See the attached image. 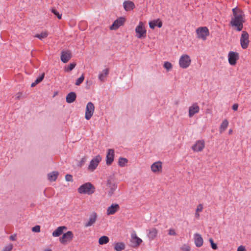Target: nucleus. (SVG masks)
Listing matches in <instances>:
<instances>
[{
	"mask_svg": "<svg viewBox=\"0 0 251 251\" xmlns=\"http://www.w3.org/2000/svg\"><path fill=\"white\" fill-rule=\"evenodd\" d=\"M44 195L46 196V197H49V196H48V195L46 194V189H45L44 191Z\"/></svg>",
	"mask_w": 251,
	"mask_h": 251,
	"instance_id": "nucleus-55",
	"label": "nucleus"
},
{
	"mask_svg": "<svg viewBox=\"0 0 251 251\" xmlns=\"http://www.w3.org/2000/svg\"><path fill=\"white\" fill-rule=\"evenodd\" d=\"M195 244L196 247H201L202 246L203 241L201 236L199 233H195L194 235Z\"/></svg>",
	"mask_w": 251,
	"mask_h": 251,
	"instance_id": "nucleus-18",
	"label": "nucleus"
},
{
	"mask_svg": "<svg viewBox=\"0 0 251 251\" xmlns=\"http://www.w3.org/2000/svg\"><path fill=\"white\" fill-rule=\"evenodd\" d=\"M38 83H36V81H35L34 82H33L31 84V87H34Z\"/></svg>",
	"mask_w": 251,
	"mask_h": 251,
	"instance_id": "nucleus-54",
	"label": "nucleus"
},
{
	"mask_svg": "<svg viewBox=\"0 0 251 251\" xmlns=\"http://www.w3.org/2000/svg\"><path fill=\"white\" fill-rule=\"evenodd\" d=\"M115 190V189H110L109 191L108 195L110 197H111L113 196L114 195V191Z\"/></svg>",
	"mask_w": 251,
	"mask_h": 251,
	"instance_id": "nucleus-51",
	"label": "nucleus"
},
{
	"mask_svg": "<svg viewBox=\"0 0 251 251\" xmlns=\"http://www.w3.org/2000/svg\"><path fill=\"white\" fill-rule=\"evenodd\" d=\"M106 186L107 187L112 188L117 187L116 183L115 182L113 178L111 177H109L107 180Z\"/></svg>",
	"mask_w": 251,
	"mask_h": 251,
	"instance_id": "nucleus-26",
	"label": "nucleus"
},
{
	"mask_svg": "<svg viewBox=\"0 0 251 251\" xmlns=\"http://www.w3.org/2000/svg\"><path fill=\"white\" fill-rule=\"evenodd\" d=\"M109 238L107 236H103L99 238V243L100 245L106 244L109 242Z\"/></svg>",
	"mask_w": 251,
	"mask_h": 251,
	"instance_id": "nucleus-30",
	"label": "nucleus"
},
{
	"mask_svg": "<svg viewBox=\"0 0 251 251\" xmlns=\"http://www.w3.org/2000/svg\"><path fill=\"white\" fill-rule=\"evenodd\" d=\"M81 161H82L83 162H84L85 161V158H82Z\"/></svg>",
	"mask_w": 251,
	"mask_h": 251,
	"instance_id": "nucleus-57",
	"label": "nucleus"
},
{
	"mask_svg": "<svg viewBox=\"0 0 251 251\" xmlns=\"http://www.w3.org/2000/svg\"><path fill=\"white\" fill-rule=\"evenodd\" d=\"M229 63L231 65H235L236 61L239 59V54L237 52L230 51L228 55Z\"/></svg>",
	"mask_w": 251,
	"mask_h": 251,
	"instance_id": "nucleus-10",
	"label": "nucleus"
},
{
	"mask_svg": "<svg viewBox=\"0 0 251 251\" xmlns=\"http://www.w3.org/2000/svg\"><path fill=\"white\" fill-rule=\"evenodd\" d=\"M32 231L35 232H39L40 231V226L37 225L32 228Z\"/></svg>",
	"mask_w": 251,
	"mask_h": 251,
	"instance_id": "nucleus-41",
	"label": "nucleus"
},
{
	"mask_svg": "<svg viewBox=\"0 0 251 251\" xmlns=\"http://www.w3.org/2000/svg\"><path fill=\"white\" fill-rule=\"evenodd\" d=\"M13 247V245L12 244H9L3 247L2 251H11L12 250Z\"/></svg>",
	"mask_w": 251,
	"mask_h": 251,
	"instance_id": "nucleus-38",
	"label": "nucleus"
},
{
	"mask_svg": "<svg viewBox=\"0 0 251 251\" xmlns=\"http://www.w3.org/2000/svg\"><path fill=\"white\" fill-rule=\"evenodd\" d=\"M44 251H51V250H45Z\"/></svg>",
	"mask_w": 251,
	"mask_h": 251,
	"instance_id": "nucleus-58",
	"label": "nucleus"
},
{
	"mask_svg": "<svg viewBox=\"0 0 251 251\" xmlns=\"http://www.w3.org/2000/svg\"><path fill=\"white\" fill-rule=\"evenodd\" d=\"M80 194L90 195L94 193V189H78Z\"/></svg>",
	"mask_w": 251,
	"mask_h": 251,
	"instance_id": "nucleus-29",
	"label": "nucleus"
},
{
	"mask_svg": "<svg viewBox=\"0 0 251 251\" xmlns=\"http://www.w3.org/2000/svg\"><path fill=\"white\" fill-rule=\"evenodd\" d=\"M196 32L198 38L203 40H205L207 36L209 35V31L206 27H199Z\"/></svg>",
	"mask_w": 251,
	"mask_h": 251,
	"instance_id": "nucleus-5",
	"label": "nucleus"
},
{
	"mask_svg": "<svg viewBox=\"0 0 251 251\" xmlns=\"http://www.w3.org/2000/svg\"><path fill=\"white\" fill-rule=\"evenodd\" d=\"M233 17L230 24L234 29L240 31L243 28V24L245 22V16L244 12L240 9L236 7L232 9Z\"/></svg>",
	"mask_w": 251,
	"mask_h": 251,
	"instance_id": "nucleus-1",
	"label": "nucleus"
},
{
	"mask_svg": "<svg viewBox=\"0 0 251 251\" xmlns=\"http://www.w3.org/2000/svg\"><path fill=\"white\" fill-rule=\"evenodd\" d=\"M249 34L246 31H243L240 38V44L243 49H246L248 47L249 44Z\"/></svg>",
	"mask_w": 251,
	"mask_h": 251,
	"instance_id": "nucleus-6",
	"label": "nucleus"
},
{
	"mask_svg": "<svg viewBox=\"0 0 251 251\" xmlns=\"http://www.w3.org/2000/svg\"><path fill=\"white\" fill-rule=\"evenodd\" d=\"M76 65V64L75 63H72L70 64V65L68 67V68H66L65 69V72H69L72 71L74 69Z\"/></svg>",
	"mask_w": 251,
	"mask_h": 251,
	"instance_id": "nucleus-37",
	"label": "nucleus"
},
{
	"mask_svg": "<svg viewBox=\"0 0 251 251\" xmlns=\"http://www.w3.org/2000/svg\"><path fill=\"white\" fill-rule=\"evenodd\" d=\"M119 209V206L118 204H112L110 206L108 207L107 209V214L108 215H113L116 213Z\"/></svg>",
	"mask_w": 251,
	"mask_h": 251,
	"instance_id": "nucleus-19",
	"label": "nucleus"
},
{
	"mask_svg": "<svg viewBox=\"0 0 251 251\" xmlns=\"http://www.w3.org/2000/svg\"><path fill=\"white\" fill-rule=\"evenodd\" d=\"M114 158V151L113 149H109L106 155V163L107 165H110L113 161Z\"/></svg>",
	"mask_w": 251,
	"mask_h": 251,
	"instance_id": "nucleus-16",
	"label": "nucleus"
},
{
	"mask_svg": "<svg viewBox=\"0 0 251 251\" xmlns=\"http://www.w3.org/2000/svg\"><path fill=\"white\" fill-rule=\"evenodd\" d=\"M228 126V122L226 119H225L222 122L221 125H220L219 128V132L222 133L224 132L226 129L227 128Z\"/></svg>",
	"mask_w": 251,
	"mask_h": 251,
	"instance_id": "nucleus-25",
	"label": "nucleus"
},
{
	"mask_svg": "<svg viewBox=\"0 0 251 251\" xmlns=\"http://www.w3.org/2000/svg\"><path fill=\"white\" fill-rule=\"evenodd\" d=\"M16 234H13V235H11L10 236L9 239L11 241H15L16 240Z\"/></svg>",
	"mask_w": 251,
	"mask_h": 251,
	"instance_id": "nucleus-49",
	"label": "nucleus"
},
{
	"mask_svg": "<svg viewBox=\"0 0 251 251\" xmlns=\"http://www.w3.org/2000/svg\"><path fill=\"white\" fill-rule=\"evenodd\" d=\"M130 242L133 247H138L142 243L141 239L137 236L135 233L131 234Z\"/></svg>",
	"mask_w": 251,
	"mask_h": 251,
	"instance_id": "nucleus-14",
	"label": "nucleus"
},
{
	"mask_svg": "<svg viewBox=\"0 0 251 251\" xmlns=\"http://www.w3.org/2000/svg\"><path fill=\"white\" fill-rule=\"evenodd\" d=\"M65 179L67 181H71L73 180V176L71 175H66L65 176Z\"/></svg>",
	"mask_w": 251,
	"mask_h": 251,
	"instance_id": "nucleus-45",
	"label": "nucleus"
},
{
	"mask_svg": "<svg viewBox=\"0 0 251 251\" xmlns=\"http://www.w3.org/2000/svg\"><path fill=\"white\" fill-rule=\"evenodd\" d=\"M79 188H95V187L91 183L87 182L81 185Z\"/></svg>",
	"mask_w": 251,
	"mask_h": 251,
	"instance_id": "nucleus-33",
	"label": "nucleus"
},
{
	"mask_svg": "<svg viewBox=\"0 0 251 251\" xmlns=\"http://www.w3.org/2000/svg\"><path fill=\"white\" fill-rule=\"evenodd\" d=\"M191 62L190 57L186 54H183L179 60V66L182 69L187 68L190 65Z\"/></svg>",
	"mask_w": 251,
	"mask_h": 251,
	"instance_id": "nucleus-2",
	"label": "nucleus"
},
{
	"mask_svg": "<svg viewBox=\"0 0 251 251\" xmlns=\"http://www.w3.org/2000/svg\"><path fill=\"white\" fill-rule=\"evenodd\" d=\"M228 133H229V134H232V129H229V131H228Z\"/></svg>",
	"mask_w": 251,
	"mask_h": 251,
	"instance_id": "nucleus-56",
	"label": "nucleus"
},
{
	"mask_svg": "<svg viewBox=\"0 0 251 251\" xmlns=\"http://www.w3.org/2000/svg\"><path fill=\"white\" fill-rule=\"evenodd\" d=\"M148 232V236L151 240L154 239L156 236L157 233L158 232V230L155 228H151L149 230H147Z\"/></svg>",
	"mask_w": 251,
	"mask_h": 251,
	"instance_id": "nucleus-22",
	"label": "nucleus"
},
{
	"mask_svg": "<svg viewBox=\"0 0 251 251\" xmlns=\"http://www.w3.org/2000/svg\"><path fill=\"white\" fill-rule=\"evenodd\" d=\"M48 36V33L47 31H44L40 34H37L35 35V37L39 38L40 40L46 38Z\"/></svg>",
	"mask_w": 251,
	"mask_h": 251,
	"instance_id": "nucleus-31",
	"label": "nucleus"
},
{
	"mask_svg": "<svg viewBox=\"0 0 251 251\" xmlns=\"http://www.w3.org/2000/svg\"><path fill=\"white\" fill-rule=\"evenodd\" d=\"M97 218V214L96 212H93L90 216L88 222L84 225L85 227H89L95 223Z\"/></svg>",
	"mask_w": 251,
	"mask_h": 251,
	"instance_id": "nucleus-17",
	"label": "nucleus"
},
{
	"mask_svg": "<svg viewBox=\"0 0 251 251\" xmlns=\"http://www.w3.org/2000/svg\"><path fill=\"white\" fill-rule=\"evenodd\" d=\"M73 232L71 231H68L66 233H64L62 236L59 238V241L62 244L66 245L73 240Z\"/></svg>",
	"mask_w": 251,
	"mask_h": 251,
	"instance_id": "nucleus-4",
	"label": "nucleus"
},
{
	"mask_svg": "<svg viewBox=\"0 0 251 251\" xmlns=\"http://www.w3.org/2000/svg\"><path fill=\"white\" fill-rule=\"evenodd\" d=\"M157 21H152L149 23V26L151 28L153 29L157 25Z\"/></svg>",
	"mask_w": 251,
	"mask_h": 251,
	"instance_id": "nucleus-39",
	"label": "nucleus"
},
{
	"mask_svg": "<svg viewBox=\"0 0 251 251\" xmlns=\"http://www.w3.org/2000/svg\"><path fill=\"white\" fill-rule=\"evenodd\" d=\"M127 159L125 158L120 157L118 161V164L121 167H124L127 163Z\"/></svg>",
	"mask_w": 251,
	"mask_h": 251,
	"instance_id": "nucleus-32",
	"label": "nucleus"
},
{
	"mask_svg": "<svg viewBox=\"0 0 251 251\" xmlns=\"http://www.w3.org/2000/svg\"><path fill=\"white\" fill-rule=\"evenodd\" d=\"M109 74V69L106 68L103 70L99 75V79L100 81H104L107 75Z\"/></svg>",
	"mask_w": 251,
	"mask_h": 251,
	"instance_id": "nucleus-24",
	"label": "nucleus"
},
{
	"mask_svg": "<svg viewBox=\"0 0 251 251\" xmlns=\"http://www.w3.org/2000/svg\"><path fill=\"white\" fill-rule=\"evenodd\" d=\"M238 104L236 103V104H234L232 105V109L233 110H234V111H236L238 109Z\"/></svg>",
	"mask_w": 251,
	"mask_h": 251,
	"instance_id": "nucleus-50",
	"label": "nucleus"
},
{
	"mask_svg": "<svg viewBox=\"0 0 251 251\" xmlns=\"http://www.w3.org/2000/svg\"><path fill=\"white\" fill-rule=\"evenodd\" d=\"M195 216L196 218L198 219L200 217V214L199 213V212L196 211Z\"/></svg>",
	"mask_w": 251,
	"mask_h": 251,
	"instance_id": "nucleus-52",
	"label": "nucleus"
},
{
	"mask_svg": "<svg viewBox=\"0 0 251 251\" xmlns=\"http://www.w3.org/2000/svg\"><path fill=\"white\" fill-rule=\"evenodd\" d=\"M205 147V142L203 140L197 141L192 147L194 151L201 152L202 151Z\"/></svg>",
	"mask_w": 251,
	"mask_h": 251,
	"instance_id": "nucleus-9",
	"label": "nucleus"
},
{
	"mask_svg": "<svg viewBox=\"0 0 251 251\" xmlns=\"http://www.w3.org/2000/svg\"><path fill=\"white\" fill-rule=\"evenodd\" d=\"M95 110V106L91 102H89L86 105L85 117L86 119L89 120L93 115Z\"/></svg>",
	"mask_w": 251,
	"mask_h": 251,
	"instance_id": "nucleus-7",
	"label": "nucleus"
},
{
	"mask_svg": "<svg viewBox=\"0 0 251 251\" xmlns=\"http://www.w3.org/2000/svg\"><path fill=\"white\" fill-rule=\"evenodd\" d=\"M209 242L211 244V247L212 249L213 250H216L217 249V244L214 243L213 240L212 238L209 239Z\"/></svg>",
	"mask_w": 251,
	"mask_h": 251,
	"instance_id": "nucleus-40",
	"label": "nucleus"
},
{
	"mask_svg": "<svg viewBox=\"0 0 251 251\" xmlns=\"http://www.w3.org/2000/svg\"><path fill=\"white\" fill-rule=\"evenodd\" d=\"M52 13H53L55 16H57L58 19L62 18V14H59V12L57 11L55 9L52 8L51 10Z\"/></svg>",
	"mask_w": 251,
	"mask_h": 251,
	"instance_id": "nucleus-35",
	"label": "nucleus"
},
{
	"mask_svg": "<svg viewBox=\"0 0 251 251\" xmlns=\"http://www.w3.org/2000/svg\"><path fill=\"white\" fill-rule=\"evenodd\" d=\"M84 79V75L82 74L80 77H79L75 83V84L77 86H79L81 84Z\"/></svg>",
	"mask_w": 251,
	"mask_h": 251,
	"instance_id": "nucleus-34",
	"label": "nucleus"
},
{
	"mask_svg": "<svg viewBox=\"0 0 251 251\" xmlns=\"http://www.w3.org/2000/svg\"><path fill=\"white\" fill-rule=\"evenodd\" d=\"M23 96V94L21 92L17 93L14 96L16 100H20Z\"/></svg>",
	"mask_w": 251,
	"mask_h": 251,
	"instance_id": "nucleus-44",
	"label": "nucleus"
},
{
	"mask_svg": "<svg viewBox=\"0 0 251 251\" xmlns=\"http://www.w3.org/2000/svg\"><path fill=\"white\" fill-rule=\"evenodd\" d=\"M114 248L116 251H121L125 249V245L123 242H118L115 244Z\"/></svg>",
	"mask_w": 251,
	"mask_h": 251,
	"instance_id": "nucleus-28",
	"label": "nucleus"
},
{
	"mask_svg": "<svg viewBox=\"0 0 251 251\" xmlns=\"http://www.w3.org/2000/svg\"><path fill=\"white\" fill-rule=\"evenodd\" d=\"M58 176V173L57 171H53L48 174V179L50 181H54Z\"/></svg>",
	"mask_w": 251,
	"mask_h": 251,
	"instance_id": "nucleus-27",
	"label": "nucleus"
},
{
	"mask_svg": "<svg viewBox=\"0 0 251 251\" xmlns=\"http://www.w3.org/2000/svg\"><path fill=\"white\" fill-rule=\"evenodd\" d=\"M44 75H45V74L44 73L42 74V75L41 76H40L39 77H38L36 79V83H40L41 81H42V80L43 79L44 77Z\"/></svg>",
	"mask_w": 251,
	"mask_h": 251,
	"instance_id": "nucleus-43",
	"label": "nucleus"
},
{
	"mask_svg": "<svg viewBox=\"0 0 251 251\" xmlns=\"http://www.w3.org/2000/svg\"><path fill=\"white\" fill-rule=\"evenodd\" d=\"M66 230L67 227L65 226H60L58 227L52 233L53 237H59L63 233V230Z\"/></svg>",
	"mask_w": 251,
	"mask_h": 251,
	"instance_id": "nucleus-21",
	"label": "nucleus"
},
{
	"mask_svg": "<svg viewBox=\"0 0 251 251\" xmlns=\"http://www.w3.org/2000/svg\"><path fill=\"white\" fill-rule=\"evenodd\" d=\"M123 6L125 10L126 11L132 10L135 7L134 3L130 0L125 1L123 3Z\"/></svg>",
	"mask_w": 251,
	"mask_h": 251,
	"instance_id": "nucleus-20",
	"label": "nucleus"
},
{
	"mask_svg": "<svg viewBox=\"0 0 251 251\" xmlns=\"http://www.w3.org/2000/svg\"><path fill=\"white\" fill-rule=\"evenodd\" d=\"M76 96L75 92H70L66 96V101L71 103L73 102L76 99Z\"/></svg>",
	"mask_w": 251,
	"mask_h": 251,
	"instance_id": "nucleus-23",
	"label": "nucleus"
},
{
	"mask_svg": "<svg viewBox=\"0 0 251 251\" xmlns=\"http://www.w3.org/2000/svg\"><path fill=\"white\" fill-rule=\"evenodd\" d=\"M101 160V157L100 155H98L95 157L90 162L88 166V169L91 171H93L95 170L97 167L98 166L99 163Z\"/></svg>",
	"mask_w": 251,
	"mask_h": 251,
	"instance_id": "nucleus-8",
	"label": "nucleus"
},
{
	"mask_svg": "<svg viewBox=\"0 0 251 251\" xmlns=\"http://www.w3.org/2000/svg\"><path fill=\"white\" fill-rule=\"evenodd\" d=\"M152 172L156 174L160 173L162 172V163L160 161H157L153 163L151 167Z\"/></svg>",
	"mask_w": 251,
	"mask_h": 251,
	"instance_id": "nucleus-12",
	"label": "nucleus"
},
{
	"mask_svg": "<svg viewBox=\"0 0 251 251\" xmlns=\"http://www.w3.org/2000/svg\"><path fill=\"white\" fill-rule=\"evenodd\" d=\"M72 57L71 52L70 50H62L61 52L60 59L62 62L67 63Z\"/></svg>",
	"mask_w": 251,
	"mask_h": 251,
	"instance_id": "nucleus-13",
	"label": "nucleus"
},
{
	"mask_svg": "<svg viewBox=\"0 0 251 251\" xmlns=\"http://www.w3.org/2000/svg\"><path fill=\"white\" fill-rule=\"evenodd\" d=\"M203 206L201 204H199L196 209V211L197 212H201L202 210Z\"/></svg>",
	"mask_w": 251,
	"mask_h": 251,
	"instance_id": "nucleus-46",
	"label": "nucleus"
},
{
	"mask_svg": "<svg viewBox=\"0 0 251 251\" xmlns=\"http://www.w3.org/2000/svg\"><path fill=\"white\" fill-rule=\"evenodd\" d=\"M181 251H190V247L186 245H184L181 248Z\"/></svg>",
	"mask_w": 251,
	"mask_h": 251,
	"instance_id": "nucleus-42",
	"label": "nucleus"
},
{
	"mask_svg": "<svg viewBox=\"0 0 251 251\" xmlns=\"http://www.w3.org/2000/svg\"><path fill=\"white\" fill-rule=\"evenodd\" d=\"M126 20L124 17H120L117 20H115L113 24L110 27L111 30H116L118 29L120 26L122 25L125 23Z\"/></svg>",
	"mask_w": 251,
	"mask_h": 251,
	"instance_id": "nucleus-11",
	"label": "nucleus"
},
{
	"mask_svg": "<svg viewBox=\"0 0 251 251\" xmlns=\"http://www.w3.org/2000/svg\"><path fill=\"white\" fill-rule=\"evenodd\" d=\"M200 107L197 103L193 104L189 109V116L192 117L195 114L199 113Z\"/></svg>",
	"mask_w": 251,
	"mask_h": 251,
	"instance_id": "nucleus-15",
	"label": "nucleus"
},
{
	"mask_svg": "<svg viewBox=\"0 0 251 251\" xmlns=\"http://www.w3.org/2000/svg\"><path fill=\"white\" fill-rule=\"evenodd\" d=\"M237 251H246V249L244 246H240L238 248Z\"/></svg>",
	"mask_w": 251,
	"mask_h": 251,
	"instance_id": "nucleus-48",
	"label": "nucleus"
},
{
	"mask_svg": "<svg viewBox=\"0 0 251 251\" xmlns=\"http://www.w3.org/2000/svg\"><path fill=\"white\" fill-rule=\"evenodd\" d=\"M135 32L138 38H144L146 36V29L143 22H139L135 28Z\"/></svg>",
	"mask_w": 251,
	"mask_h": 251,
	"instance_id": "nucleus-3",
	"label": "nucleus"
},
{
	"mask_svg": "<svg viewBox=\"0 0 251 251\" xmlns=\"http://www.w3.org/2000/svg\"><path fill=\"white\" fill-rule=\"evenodd\" d=\"M169 234L170 235L175 236L176 235V232L174 229H170L169 231Z\"/></svg>",
	"mask_w": 251,
	"mask_h": 251,
	"instance_id": "nucleus-47",
	"label": "nucleus"
},
{
	"mask_svg": "<svg viewBox=\"0 0 251 251\" xmlns=\"http://www.w3.org/2000/svg\"><path fill=\"white\" fill-rule=\"evenodd\" d=\"M163 66L168 71L172 68V65L169 62H165Z\"/></svg>",
	"mask_w": 251,
	"mask_h": 251,
	"instance_id": "nucleus-36",
	"label": "nucleus"
},
{
	"mask_svg": "<svg viewBox=\"0 0 251 251\" xmlns=\"http://www.w3.org/2000/svg\"><path fill=\"white\" fill-rule=\"evenodd\" d=\"M158 27H161L162 25V23L161 22H159L158 23H157V25Z\"/></svg>",
	"mask_w": 251,
	"mask_h": 251,
	"instance_id": "nucleus-53",
	"label": "nucleus"
}]
</instances>
